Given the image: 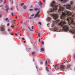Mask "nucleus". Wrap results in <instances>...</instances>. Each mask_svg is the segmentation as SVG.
Returning <instances> with one entry per match:
<instances>
[{"label": "nucleus", "mask_w": 75, "mask_h": 75, "mask_svg": "<svg viewBox=\"0 0 75 75\" xmlns=\"http://www.w3.org/2000/svg\"><path fill=\"white\" fill-rule=\"evenodd\" d=\"M16 35H17V33H15Z\"/></svg>", "instance_id": "obj_53"}, {"label": "nucleus", "mask_w": 75, "mask_h": 75, "mask_svg": "<svg viewBox=\"0 0 75 75\" xmlns=\"http://www.w3.org/2000/svg\"><path fill=\"white\" fill-rule=\"evenodd\" d=\"M39 42H40V39H39L38 40Z\"/></svg>", "instance_id": "obj_45"}, {"label": "nucleus", "mask_w": 75, "mask_h": 75, "mask_svg": "<svg viewBox=\"0 0 75 75\" xmlns=\"http://www.w3.org/2000/svg\"><path fill=\"white\" fill-rule=\"evenodd\" d=\"M9 8L8 7V6H7L6 7V13L8 12V10Z\"/></svg>", "instance_id": "obj_8"}, {"label": "nucleus", "mask_w": 75, "mask_h": 75, "mask_svg": "<svg viewBox=\"0 0 75 75\" xmlns=\"http://www.w3.org/2000/svg\"><path fill=\"white\" fill-rule=\"evenodd\" d=\"M51 6L52 7H54L53 9H51L50 12H52L54 11V10H57V7H58V6H55V2H53L51 4Z\"/></svg>", "instance_id": "obj_1"}, {"label": "nucleus", "mask_w": 75, "mask_h": 75, "mask_svg": "<svg viewBox=\"0 0 75 75\" xmlns=\"http://www.w3.org/2000/svg\"><path fill=\"white\" fill-rule=\"evenodd\" d=\"M33 7V5H31L30 7V8H32Z\"/></svg>", "instance_id": "obj_41"}, {"label": "nucleus", "mask_w": 75, "mask_h": 75, "mask_svg": "<svg viewBox=\"0 0 75 75\" xmlns=\"http://www.w3.org/2000/svg\"><path fill=\"white\" fill-rule=\"evenodd\" d=\"M8 31H10V29H8L7 30Z\"/></svg>", "instance_id": "obj_29"}, {"label": "nucleus", "mask_w": 75, "mask_h": 75, "mask_svg": "<svg viewBox=\"0 0 75 75\" xmlns=\"http://www.w3.org/2000/svg\"><path fill=\"white\" fill-rule=\"evenodd\" d=\"M39 5H42V3H41V1H40V4H39Z\"/></svg>", "instance_id": "obj_23"}, {"label": "nucleus", "mask_w": 75, "mask_h": 75, "mask_svg": "<svg viewBox=\"0 0 75 75\" xmlns=\"http://www.w3.org/2000/svg\"><path fill=\"white\" fill-rule=\"evenodd\" d=\"M24 43H25L26 42L25 41H24Z\"/></svg>", "instance_id": "obj_54"}, {"label": "nucleus", "mask_w": 75, "mask_h": 75, "mask_svg": "<svg viewBox=\"0 0 75 75\" xmlns=\"http://www.w3.org/2000/svg\"><path fill=\"white\" fill-rule=\"evenodd\" d=\"M67 0H61V1H63L64 3H65L67 2Z\"/></svg>", "instance_id": "obj_10"}, {"label": "nucleus", "mask_w": 75, "mask_h": 75, "mask_svg": "<svg viewBox=\"0 0 75 75\" xmlns=\"http://www.w3.org/2000/svg\"><path fill=\"white\" fill-rule=\"evenodd\" d=\"M46 70L47 72H50V71H49V69L48 68V67H46Z\"/></svg>", "instance_id": "obj_16"}, {"label": "nucleus", "mask_w": 75, "mask_h": 75, "mask_svg": "<svg viewBox=\"0 0 75 75\" xmlns=\"http://www.w3.org/2000/svg\"><path fill=\"white\" fill-rule=\"evenodd\" d=\"M24 3H22L21 4V6H23V5H24Z\"/></svg>", "instance_id": "obj_18"}, {"label": "nucleus", "mask_w": 75, "mask_h": 75, "mask_svg": "<svg viewBox=\"0 0 75 75\" xmlns=\"http://www.w3.org/2000/svg\"><path fill=\"white\" fill-rule=\"evenodd\" d=\"M0 1H1V3L3 2V0H0Z\"/></svg>", "instance_id": "obj_46"}, {"label": "nucleus", "mask_w": 75, "mask_h": 75, "mask_svg": "<svg viewBox=\"0 0 75 75\" xmlns=\"http://www.w3.org/2000/svg\"><path fill=\"white\" fill-rule=\"evenodd\" d=\"M1 28V31H5L6 29H5V27L4 26L1 25L0 27Z\"/></svg>", "instance_id": "obj_3"}, {"label": "nucleus", "mask_w": 75, "mask_h": 75, "mask_svg": "<svg viewBox=\"0 0 75 75\" xmlns=\"http://www.w3.org/2000/svg\"><path fill=\"white\" fill-rule=\"evenodd\" d=\"M29 10L30 11H33V9H29Z\"/></svg>", "instance_id": "obj_34"}, {"label": "nucleus", "mask_w": 75, "mask_h": 75, "mask_svg": "<svg viewBox=\"0 0 75 75\" xmlns=\"http://www.w3.org/2000/svg\"><path fill=\"white\" fill-rule=\"evenodd\" d=\"M4 34H5V35H7V32L6 31H4Z\"/></svg>", "instance_id": "obj_11"}, {"label": "nucleus", "mask_w": 75, "mask_h": 75, "mask_svg": "<svg viewBox=\"0 0 75 75\" xmlns=\"http://www.w3.org/2000/svg\"><path fill=\"white\" fill-rule=\"evenodd\" d=\"M23 7L24 9H26L27 8V6H23Z\"/></svg>", "instance_id": "obj_13"}, {"label": "nucleus", "mask_w": 75, "mask_h": 75, "mask_svg": "<svg viewBox=\"0 0 75 75\" xmlns=\"http://www.w3.org/2000/svg\"><path fill=\"white\" fill-rule=\"evenodd\" d=\"M38 10V9L37 8H34V10H35V11H37Z\"/></svg>", "instance_id": "obj_14"}, {"label": "nucleus", "mask_w": 75, "mask_h": 75, "mask_svg": "<svg viewBox=\"0 0 75 75\" xmlns=\"http://www.w3.org/2000/svg\"><path fill=\"white\" fill-rule=\"evenodd\" d=\"M27 50L28 51H30V50H31V48H30V47H28L27 48Z\"/></svg>", "instance_id": "obj_12"}, {"label": "nucleus", "mask_w": 75, "mask_h": 75, "mask_svg": "<svg viewBox=\"0 0 75 75\" xmlns=\"http://www.w3.org/2000/svg\"><path fill=\"white\" fill-rule=\"evenodd\" d=\"M53 18L54 19H57L58 18V16L57 14H53Z\"/></svg>", "instance_id": "obj_5"}, {"label": "nucleus", "mask_w": 75, "mask_h": 75, "mask_svg": "<svg viewBox=\"0 0 75 75\" xmlns=\"http://www.w3.org/2000/svg\"><path fill=\"white\" fill-rule=\"evenodd\" d=\"M17 16H16V18H17Z\"/></svg>", "instance_id": "obj_55"}, {"label": "nucleus", "mask_w": 75, "mask_h": 75, "mask_svg": "<svg viewBox=\"0 0 75 75\" xmlns=\"http://www.w3.org/2000/svg\"><path fill=\"white\" fill-rule=\"evenodd\" d=\"M13 22L14 23V24H15L16 23V20L13 21Z\"/></svg>", "instance_id": "obj_19"}, {"label": "nucleus", "mask_w": 75, "mask_h": 75, "mask_svg": "<svg viewBox=\"0 0 75 75\" xmlns=\"http://www.w3.org/2000/svg\"><path fill=\"white\" fill-rule=\"evenodd\" d=\"M27 33H28V35H29V33H28V32H27Z\"/></svg>", "instance_id": "obj_50"}, {"label": "nucleus", "mask_w": 75, "mask_h": 75, "mask_svg": "<svg viewBox=\"0 0 75 75\" xmlns=\"http://www.w3.org/2000/svg\"><path fill=\"white\" fill-rule=\"evenodd\" d=\"M23 23V22H21V24H22V23Z\"/></svg>", "instance_id": "obj_57"}, {"label": "nucleus", "mask_w": 75, "mask_h": 75, "mask_svg": "<svg viewBox=\"0 0 75 75\" xmlns=\"http://www.w3.org/2000/svg\"><path fill=\"white\" fill-rule=\"evenodd\" d=\"M31 17H33L34 16V14H33L31 16Z\"/></svg>", "instance_id": "obj_31"}, {"label": "nucleus", "mask_w": 75, "mask_h": 75, "mask_svg": "<svg viewBox=\"0 0 75 75\" xmlns=\"http://www.w3.org/2000/svg\"><path fill=\"white\" fill-rule=\"evenodd\" d=\"M50 20H51V18L48 17L47 18V20H48V21H50Z\"/></svg>", "instance_id": "obj_15"}, {"label": "nucleus", "mask_w": 75, "mask_h": 75, "mask_svg": "<svg viewBox=\"0 0 75 75\" xmlns=\"http://www.w3.org/2000/svg\"><path fill=\"white\" fill-rule=\"evenodd\" d=\"M70 4H71V5H72V4H73V2H70Z\"/></svg>", "instance_id": "obj_28"}, {"label": "nucleus", "mask_w": 75, "mask_h": 75, "mask_svg": "<svg viewBox=\"0 0 75 75\" xmlns=\"http://www.w3.org/2000/svg\"><path fill=\"white\" fill-rule=\"evenodd\" d=\"M32 30H33V29H34V26H32Z\"/></svg>", "instance_id": "obj_33"}, {"label": "nucleus", "mask_w": 75, "mask_h": 75, "mask_svg": "<svg viewBox=\"0 0 75 75\" xmlns=\"http://www.w3.org/2000/svg\"><path fill=\"white\" fill-rule=\"evenodd\" d=\"M59 22V20L54 21V23H58Z\"/></svg>", "instance_id": "obj_9"}, {"label": "nucleus", "mask_w": 75, "mask_h": 75, "mask_svg": "<svg viewBox=\"0 0 75 75\" xmlns=\"http://www.w3.org/2000/svg\"><path fill=\"white\" fill-rule=\"evenodd\" d=\"M65 67V66L64 65H62L60 67V69H61V70H62L63 71H64V67Z\"/></svg>", "instance_id": "obj_6"}, {"label": "nucleus", "mask_w": 75, "mask_h": 75, "mask_svg": "<svg viewBox=\"0 0 75 75\" xmlns=\"http://www.w3.org/2000/svg\"><path fill=\"white\" fill-rule=\"evenodd\" d=\"M29 30H30V31H32V30H31V29H30V28L29 27Z\"/></svg>", "instance_id": "obj_49"}, {"label": "nucleus", "mask_w": 75, "mask_h": 75, "mask_svg": "<svg viewBox=\"0 0 75 75\" xmlns=\"http://www.w3.org/2000/svg\"><path fill=\"white\" fill-rule=\"evenodd\" d=\"M67 68H69L70 67V65H69L67 66Z\"/></svg>", "instance_id": "obj_38"}, {"label": "nucleus", "mask_w": 75, "mask_h": 75, "mask_svg": "<svg viewBox=\"0 0 75 75\" xmlns=\"http://www.w3.org/2000/svg\"><path fill=\"white\" fill-rule=\"evenodd\" d=\"M53 67L54 66V65H53Z\"/></svg>", "instance_id": "obj_64"}, {"label": "nucleus", "mask_w": 75, "mask_h": 75, "mask_svg": "<svg viewBox=\"0 0 75 75\" xmlns=\"http://www.w3.org/2000/svg\"><path fill=\"white\" fill-rule=\"evenodd\" d=\"M40 64H43V62H40Z\"/></svg>", "instance_id": "obj_35"}, {"label": "nucleus", "mask_w": 75, "mask_h": 75, "mask_svg": "<svg viewBox=\"0 0 75 75\" xmlns=\"http://www.w3.org/2000/svg\"><path fill=\"white\" fill-rule=\"evenodd\" d=\"M38 37H40V33H39L38 34Z\"/></svg>", "instance_id": "obj_22"}, {"label": "nucleus", "mask_w": 75, "mask_h": 75, "mask_svg": "<svg viewBox=\"0 0 75 75\" xmlns=\"http://www.w3.org/2000/svg\"><path fill=\"white\" fill-rule=\"evenodd\" d=\"M42 44H44V41H42Z\"/></svg>", "instance_id": "obj_32"}, {"label": "nucleus", "mask_w": 75, "mask_h": 75, "mask_svg": "<svg viewBox=\"0 0 75 75\" xmlns=\"http://www.w3.org/2000/svg\"><path fill=\"white\" fill-rule=\"evenodd\" d=\"M45 64L46 65H47V61H45Z\"/></svg>", "instance_id": "obj_30"}, {"label": "nucleus", "mask_w": 75, "mask_h": 75, "mask_svg": "<svg viewBox=\"0 0 75 75\" xmlns=\"http://www.w3.org/2000/svg\"><path fill=\"white\" fill-rule=\"evenodd\" d=\"M37 17L38 18L40 17V15L38 14H36L34 17V18H36Z\"/></svg>", "instance_id": "obj_7"}, {"label": "nucleus", "mask_w": 75, "mask_h": 75, "mask_svg": "<svg viewBox=\"0 0 75 75\" xmlns=\"http://www.w3.org/2000/svg\"><path fill=\"white\" fill-rule=\"evenodd\" d=\"M14 33H10V35H14Z\"/></svg>", "instance_id": "obj_25"}, {"label": "nucleus", "mask_w": 75, "mask_h": 75, "mask_svg": "<svg viewBox=\"0 0 75 75\" xmlns=\"http://www.w3.org/2000/svg\"><path fill=\"white\" fill-rule=\"evenodd\" d=\"M39 24H40V25H41V22H39L38 23Z\"/></svg>", "instance_id": "obj_27"}, {"label": "nucleus", "mask_w": 75, "mask_h": 75, "mask_svg": "<svg viewBox=\"0 0 75 75\" xmlns=\"http://www.w3.org/2000/svg\"><path fill=\"white\" fill-rule=\"evenodd\" d=\"M35 54V52H33L32 53V54Z\"/></svg>", "instance_id": "obj_26"}, {"label": "nucleus", "mask_w": 75, "mask_h": 75, "mask_svg": "<svg viewBox=\"0 0 75 75\" xmlns=\"http://www.w3.org/2000/svg\"><path fill=\"white\" fill-rule=\"evenodd\" d=\"M74 59H75V54H74Z\"/></svg>", "instance_id": "obj_42"}, {"label": "nucleus", "mask_w": 75, "mask_h": 75, "mask_svg": "<svg viewBox=\"0 0 75 75\" xmlns=\"http://www.w3.org/2000/svg\"><path fill=\"white\" fill-rule=\"evenodd\" d=\"M29 19H31V17H29Z\"/></svg>", "instance_id": "obj_47"}, {"label": "nucleus", "mask_w": 75, "mask_h": 75, "mask_svg": "<svg viewBox=\"0 0 75 75\" xmlns=\"http://www.w3.org/2000/svg\"><path fill=\"white\" fill-rule=\"evenodd\" d=\"M62 64H64V63H62Z\"/></svg>", "instance_id": "obj_63"}, {"label": "nucleus", "mask_w": 75, "mask_h": 75, "mask_svg": "<svg viewBox=\"0 0 75 75\" xmlns=\"http://www.w3.org/2000/svg\"><path fill=\"white\" fill-rule=\"evenodd\" d=\"M13 8H11V10H13Z\"/></svg>", "instance_id": "obj_48"}, {"label": "nucleus", "mask_w": 75, "mask_h": 75, "mask_svg": "<svg viewBox=\"0 0 75 75\" xmlns=\"http://www.w3.org/2000/svg\"><path fill=\"white\" fill-rule=\"evenodd\" d=\"M11 14H12V16H14V15H13V13H11Z\"/></svg>", "instance_id": "obj_36"}, {"label": "nucleus", "mask_w": 75, "mask_h": 75, "mask_svg": "<svg viewBox=\"0 0 75 75\" xmlns=\"http://www.w3.org/2000/svg\"><path fill=\"white\" fill-rule=\"evenodd\" d=\"M3 5H1V6H0V7H3Z\"/></svg>", "instance_id": "obj_43"}, {"label": "nucleus", "mask_w": 75, "mask_h": 75, "mask_svg": "<svg viewBox=\"0 0 75 75\" xmlns=\"http://www.w3.org/2000/svg\"><path fill=\"white\" fill-rule=\"evenodd\" d=\"M11 27L12 28H15L14 27V26L13 25L11 26Z\"/></svg>", "instance_id": "obj_20"}, {"label": "nucleus", "mask_w": 75, "mask_h": 75, "mask_svg": "<svg viewBox=\"0 0 75 75\" xmlns=\"http://www.w3.org/2000/svg\"><path fill=\"white\" fill-rule=\"evenodd\" d=\"M45 0H44V3H45Z\"/></svg>", "instance_id": "obj_52"}, {"label": "nucleus", "mask_w": 75, "mask_h": 75, "mask_svg": "<svg viewBox=\"0 0 75 75\" xmlns=\"http://www.w3.org/2000/svg\"><path fill=\"white\" fill-rule=\"evenodd\" d=\"M52 27H53V28L54 29V31H57V30H58V28L56 27L55 26V25H54V24H52Z\"/></svg>", "instance_id": "obj_4"}, {"label": "nucleus", "mask_w": 75, "mask_h": 75, "mask_svg": "<svg viewBox=\"0 0 75 75\" xmlns=\"http://www.w3.org/2000/svg\"><path fill=\"white\" fill-rule=\"evenodd\" d=\"M41 51H44V49L43 48H41Z\"/></svg>", "instance_id": "obj_17"}, {"label": "nucleus", "mask_w": 75, "mask_h": 75, "mask_svg": "<svg viewBox=\"0 0 75 75\" xmlns=\"http://www.w3.org/2000/svg\"><path fill=\"white\" fill-rule=\"evenodd\" d=\"M0 17H1V15H0Z\"/></svg>", "instance_id": "obj_61"}, {"label": "nucleus", "mask_w": 75, "mask_h": 75, "mask_svg": "<svg viewBox=\"0 0 75 75\" xmlns=\"http://www.w3.org/2000/svg\"><path fill=\"white\" fill-rule=\"evenodd\" d=\"M5 3H6V1L4 2V4H5Z\"/></svg>", "instance_id": "obj_59"}, {"label": "nucleus", "mask_w": 75, "mask_h": 75, "mask_svg": "<svg viewBox=\"0 0 75 75\" xmlns=\"http://www.w3.org/2000/svg\"><path fill=\"white\" fill-rule=\"evenodd\" d=\"M33 61L34 62V59H33Z\"/></svg>", "instance_id": "obj_51"}, {"label": "nucleus", "mask_w": 75, "mask_h": 75, "mask_svg": "<svg viewBox=\"0 0 75 75\" xmlns=\"http://www.w3.org/2000/svg\"><path fill=\"white\" fill-rule=\"evenodd\" d=\"M20 36H21V34H20Z\"/></svg>", "instance_id": "obj_60"}, {"label": "nucleus", "mask_w": 75, "mask_h": 75, "mask_svg": "<svg viewBox=\"0 0 75 75\" xmlns=\"http://www.w3.org/2000/svg\"><path fill=\"white\" fill-rule=\"evenodd\" d=\"M64 6H65V7L67 8H69V9H71L72 8V7H71V5L69 4H68L67 5H64Z\"/></svg>", "instance_id": "obj_2"}, {"label": "nucleus", "mask_w": 75, "mask_h": 75, "mask_svg": "<svg viewBox=\"0 0 75 75\" xmlns=\"http://www.w3.org/2000/svg\"><path fill=\"white\" fill-rule=\"evenodd\" d=\"M12 4H13V1H12Z\"/></svg>", "instance_id": "obj_44"}, {"label": "nucleus", "mask_w": 75, "mask_h": 75, "mask_svg": "<svg viewBox=\"0 0 75 75\" xmlns=\"http://www.w3.org/2000/svg\"><path fill=\"white\" fill-rule=\"evenodd\" d=\"M74 8H73V9H75V7H74Z\"/></svg>", "instance_id": "obj_56"}, {"label": "nucleus", "mask_w": 75, "mask_h": 75, "mask_svg": "<svg viewBox=\"0 0 75 75\" xmlns=\"http://www.w3.org/2000/svg\"><path fill=\"white\" fill-rule=\"evenodd\" d=\"M40 13V11H38V12H37L36 14H39Z\"/></svg>", "instance_id": "obj_24"}, {"label": "nucleus", "mask_w": 75, "mask_h": 75, "mask_svg": "<svg viewBox=\"0 0 75 75\" xmlns=\"http://www.w3.org/2000/svg\"><path fill=\"white\" fill-rule=\"evenodd\" d=\"M22 39L23 40H25V39H24V38H22Z\"/></svg>", "instance_id": "obj_37"}, {"label": "nucleus", "mask_w": 75, "mask_h": 75, "mask_svg": "<svg viewBox=\"0 0 75 75\" xmlns=\"http://www.w3.org/2000/svg\"><path fill=\"white\" fill-rule=\"evenodd\" d=\"M9 25H10V24L8 23L7 25V26H9Z\"/></svg>", "instance_id": "obj_40"}, {"label": "nucleus", "mask_w": 75, "mask_h": 75, "mask_svg": "<svg viewBox=\"0 0 75 75\" xmlns=\"http://www.w3.org/2000/svg\"><path fill=\"white\" fill-rule=\"evenodd\" d=\"M5 20H6V21H7L8 20V18H6Z\"/></svg>", "instance_id": "obj_39"}, {"label": "nucleus", "mask_w": 75, "mask_h": 75, "mask_svg": "<svg viewBox=\"0 0 75 75\" xmlns=\"http://www.w3.org/2000/svg\"><path fill=\"white\" fill-rule=\"evenodd\" d=\"M59 6H60V4H59Z\"/></svg>", "instance_id": "obj_62"}, {"label": "nucleus", "mask_w": 75, "mask_h": 75, "mask_svg": "<svg viewBox=\"0 0 75 75\" xmlns=\"http://www.w3.org/2000/svg\"><path fill=\"white\" fill-rule=\"evenodd\" d=\"M8 22H9V20L8 21Z\"/></svg>", "instance_id": "obj_58"}, {"label": "nucleus", "mask_w": 75, "mask_h": 75, "mask_svg": "<svg viewBox=\"0 0 75 75\" xmlns=\"http://www.w3.org/2000/svg\"><path fill=\"white\" fill-rule=\"evenodd\" d=\"M58 67V65L57 64L55 65V67Z\"/></svg>", "instance_id": "obj_21"}]
</instances>
